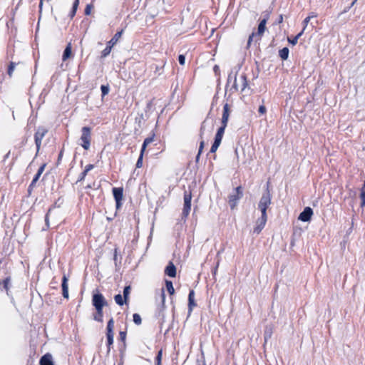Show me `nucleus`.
Masks as SVG:
<instances>
[{"label": "nucleus", "mask_w": 365, "mask_h": 365, "mask_svg": "<svg viewBox=\"0 0 365 365\" xmlns=\"http://www.w3.org/2000/svg\"><path fill=\"white\" fill-rule=\"evenodd\" d=\"M241 82V90L244 91L246 86H247V77L245 75H242L240 77Z\"/></svg>", "instance_id": "nucleus-29"}, {"label": "nucleus", "mask_w": 365, "mask_h": 365, "mask_svg": "<svg viewBox=\"0 0 365 365\" xmlns=\"http://www.w3.org/2000/svg\"><path fill=\"white\" fill-rule=\"evenodd\" d=\"M62 294L66 299L68 298V278L66 274H63L62 278Z\"/></svg>", "instance_id": "nucleus-14"}, {"label": "nucleus", "mask_w": 365, "mask_h": 365, "mask_svg": "<svg viewBox=\"0 0 365 365\" xmlns=\"http://www.w3.org/2000/svg\"><path fill=\"white\" fill-rule=\"evenodd\" d=\"M233 81V84L232 86L231 90H234V91H237L239 89L238 84L237 83V73L232 76V72H231L227 78V86L229 85L231 81Z\"/></svg>", "instance_id": "nucleus-15"}, {"label": "nucleus", "mask_w": 365, "mask_h": 365, "mask_svg": "<svg viewBox=\"0 0 365 365\" xmlns=\"http://www.w3.org/2000/svg\"><path fill=\"white\" fill-rule=\"evenodd\" d=\"M230 116V106L228 103H225L223 106V112L222 116V125L227 126Z\"/></svg>", "instance_id": "nucleus-11"}, {"label": "nucleus", "mask_w": 365, "mask_h": 365, "mask_svg": "<svg viewBox=\"0 0 365 365\" xmlns=\"http://www.w3.org/2000/svg\"><path fill=\"white\" fill-rule=\"evenodd\" d=\"M91 187H92V186H91V185H88L86 186V188H91Z\"/></svg>", "instance_id": "nucleus-64"}, {"label": "nucleus", "mask_w": 365, "mask_h": 365, "mask_svg": "<svg viewBox=\"0 0 365 365\" xmlns=\"http://www.w3.org/2000/svg\"><path fill=\"white\" fill-rule=\"evenodd\" d=\"M87 173H87L86 171L83 170V171L81 173V175H80V176H79L78 180V181H77V182H80V181L83 180L85 179V178H86V176Z\"/></svg>", "instance_id": "nucleus-38"}, {"label": "nucleus", "mask_w": 365, "mask_h": 365, "mask_svg": "<svg viewBox=\"0 0 365 365\" xmlns=\"http://www.w3.org/2000/svg\"><path fill=\"white\" fill-rule=\"evenodd\" d=\"M184 205L182 212V219H185L190 214L191 210V200H192V193L191 191L185 190L184 192Z\"/></svg>", "instance_id": "nucleus-5"}, {"label": "nucleus", "mask_w": 365, "mask_h": 365, "mask_svg": "<svg viewBox=\"0 0 365 365\" xmlns=\"http://www.w3.org/2000/svg\"><path fill=\"white\" fill-rule=\"evenodd\" d=\"M282 21H283V16H282V15H279L277 23L280 24L282 22Z\"/></svg>", "instance_id": "nucleus-55"}, {"label": "nucleus", "mask_w": 365, "mask_h": 365, "mask_svg": "<svg viewBox=\"0 0 365 365\" xmlns=\"http://www.w3.org/2000/svg\"><path fill=\"white\" fill-rule=\"evenodd\" d=\"M164 66H165V63H163L160 66H158V65H157V66H155V72H156V73H157V72H158V74H160V69H162V68L164 67Z\"/></svg>", "instance_id": "nucleus-48"}, {"label": "nucleus", "mask_w": 365, "mask_h": 365, "mask_svg": "<svg viewBox=\"0 0 365 365\" xmlns=\"http://www.w3.org/2000/svg\"><path fill=\"white\" fill-rule=\"evenodd\" d=\"M305 30L304 28H303L302 31L301 32H299L296 36H297V38L299 39V37L302 35L304 31Z\"/></svg>", "instance_id": "nucleus-59"}, {"label": "nucleus", "mask_w": 365, "mask_h": 365, "mask_svg": "<svg viewBox=\"0 0 365 365\" xmlns=\"http://www.w3.org/2000/svg\"><path fill=\"white\" fill-rule=\"evenodd\" d=\"M154 136H155V134H153L151 137H148V138H146L145 140H144V142L142 145V148H141V151L143 152H145L147 146L150 144L151 143L153 142L154 140Z\"/></svg>", "instance_id": "nucleus-23"}, {"label": "nucleus", "mask_w": 365, "mask_h": 365, "mask_svg": "<svg viewBox=\"0 0 365 365\" xmlns=\"http://www.w3.org/2000/svg\"><path fill=\"white\" fill-rule=\"evenodd\" d=\"M243 193L241 186L236 187L233 192L229 195V205L232 210L236 207L238 200L241 199Z\"/></svg>", "instance_id": "nucleus-6"}, {"label": "nucleus", "mask_w": 365, "mask_h": 365, "mask_svg": "<svg viewBox=\"0 0 365 365\" xmlns=\"http://www.w3.org/2000/svg\"><path fill=\"white\" fill-rule=\"evenodd\" d=\"M114 321H108L107 326V341H108V351L110 350V346L113 344L114 337Z\"/></svg>", "instance_id": "nucleus-8"}, {"label": "nucleus", "mask_w": 365, "mask_h": 365, "mask_svg": "<svg viewBox=\"0 0 365 365\" xmlns=\"http://www.w3.org/2000/svg\"><path fill=\"white\" fill-rule=\"evenodd\" d=\"M360 197L361 200V206H365V187H362Z\"/></svg>", "instance_id": "nucleus-34"}, {"label": "nucleus", "mask_w": 365, "mask_h": 365, "mask_svg": "<svg viewBox=\"0 0 365 365\" xmlns=\"http://www.w3.org/2000/svg\"><path fill=\"white\" fill-rule=\"evenodd\" d=\"M178 61L180 65H184L185 63V57L184 55H180L178 56Z\"/></svg>", "instance_id": "nucleus-37"}, {"label": "nucleus", "mask_w": 365, "mask_h": 365, "mask_svg": "<svg viewBox=\"0 0 365 365\" xmlns=\"http://www.w3.org/2000/svg\"><path fill=\"white\" fill-rule=\"evenodd\" d=\"M42 5H43V0H41L40 4H39V9H40V10H41Z\"/></svg>", "instance_id": "nucleus-61"}, {"label": "nucleus", "mask_w": 365, "mask_h": 365, "mask_svg": "<svg viewBox=\"0 0 365 365\" xmlns=\"http://www.w3.org/2000/svg\"><path fill=\"white\" fill-rule=\"evenodd\" d=\"M40 365H54L53 356L51 354H44L40 359Z\"/></svg>", "instance_id": "nucleus-12"}, {"label": "nucleus", "mask_w": 365, "mask_h": 365, "mask_svg": "<svg viewBox=\"0 0 365 365\" xmlns=\"http://www.w3.org/2000/svg\"><path fill=\"white\" fill-rule=\"evenodd\" d=\"M36 183V182H34L33 183V180H32L31 184L29 185V186L28 187V192H29V195L31 193V191H32L33 188L35 187Z\"/></svg>", "instance_id": "nucleus-41"}, {"label": "nucleus", "mask_w": 365, "mask_h": 365, "mask_svg": "<svg viewBox=\"0 0 365 365\" xmlns=\"http://www.w3.org/2000/svg\"><path fill=\"white\" fill-rule=\"evenodd\" d=\"M11 285V277H7L4 280L0 282V286H2V288L6 291V292H9V287Z\"/></svg>", "instance_id": "nucleus-21"}, {"label": "nucleus", "mask_w": 365, "mask_h": 365, "mask_svg": "<svg viewBox=\"0 0 365 365\" xmlns=\"http://www.w3.org/2000/svg\"><path fill=\"white\" fill-rule=\"evenodd\" d=\"M126 337L125 331H120V338L122 341H125Z\"/></svg>", "instance_id": "nucleus-49"}, {"label": "nucleus", "mask_w": 365, "mask_h": 365, "mask_svg": "<svg viewBox=\"0 0 365 365\" xmlns=\"http://www.w3.org/2000/svg\"><path fill=\"white\" fill-rule=\"evenodd\" d=\"M113 195L115 201H121L123 196V190L122 187L113 188Z\"/></svg>", "instance_id": "nucleus-16"}, {"label": "nucleus", "mask_w": 365, "mask_h": 365, "mask_svg": "<svg viewBox=\"0 0 365 365\" xmlns=\"http://www.w3.org/2000/svg\"><path fill=\"white\" fill-rule=\"evenodd\" d=\"M115 203H116V209H119L122 205L121 201H115Z\"/></svg>", "instance_id": "nucleus-54"}, {"label": "nucleus", "mask_w": 365, "mask_h": 365, "mask_svg": "<svg viewBox=\"0 0 365 365\" xmlns=\"http://www.w3.org/2000/svg\"><path fill=\"white\" fill-rule=\"evenodd\" d=\"M47 132H48L47 129H46L43 127H40L38 128L37 131L35 133L34 140H35V143L36 145L37 153L39 151L41 144V140L43 138V137L45 136V135L47 133Z\"/></svg>", "instance_id": "nucleus-7"}, {"label": "nucleus", "mask_w": 365, "mask_h": 365, "mask_svg": "<svg viewBox=\"0 0 365 365\" xmlns=\"http://www.w3.org/2000/svg\"><path fill=\"white\" fill-rule=\"evenodd\" d=\"M205 121L202 123L200 130V137L202 139V135L204 134V130H205Z\"/></svg>", "instance_id": "nucleus-44"}, {"label": "nucleus", "mask_w": 365, "mask_h": 365, "mask_svg": "<svg viewBox=\"0 0 365 365\" xmlns=\"http://www.w3.org/2000/svg\"><path fill=\"white\" fill-rule=\"evenodd\" d=\"M143 154H144V152L140 150V153L139 158H138V159L137 160V163H136V168H141L143 166Z\"/></svg>", "instance_id": "nucleus-33"}, {"label": "nucleus", "mask_w": 365, "mask_h": 365, "mask_svg": "<svg viewBox=\"0 0 365 365\" xmlns=\"http://www.w3.org/2000/svg\"><path fill=\"white\" fill-rule=\"evenodd\" d=\"M40 177H41V175H39V174H38V173H36V174L35 175V176L34 177V178H33V180H33V183H34V182H37V181L38 180V179H39V178H40Z\"/></svg>", "instance_id": "nucleus-51"}, {"label": "nucleus", "mask_w": 365, "mask_h": 365, "mask_svg": "<svg viewBox=\"0 0 365 365\" xmlns=\"http://www.w3.org/2000/svg\"><path fill=\"white\" fill-rule=\"evenodd\" d=\"M269 18V15L267 14L266 16L259 22L257 28V33H252L248 38L247 41V47L250 46L252 41L255 38V41H257L261 39L262 34H264L266 29L267 21Z\"/></svg>", "instance_id": "nucleus-2"}, {"label": "nucleus", "mask_w": 365, "mask_h": 365, "mask_svg": "<svg viewBox=\"0 0 365 365\" xmlns=\"http://www.w3.org/2000/svg\"><path fill=\"white\" fill-rule=\"evenodd\" d=\"M45 167H46V165H45V164L42 165L38 168V171H37V173L41 175L42 173L43 172V170H44V169H45Z\"/></svg>", "instance_id": "nucleus-46"}, {"label": "nucleus", "mask_w": 365, "mask_h": 365, "mask_svg": "<svg viewBox=\"0 0 365 365\" xmlns=\"http://www.w3.org/2000/svg\"><path fill=\"white\" fill-rule=\"evenodd\" d=\"M133 319H141L140 315L137 313H135L133 315Z\"/></svg>", "instance_id": "nucleus-53"}, {"label": "nucleus", "mask_w": 365, "mask_h": 365, "mask_svg": "<svg viewBox=\"0 0 365 365\" xmlns=\"http://www.w3.org/2000/svg\"><path fill=\"white\" fill-rule=\"evenodd\" d=\"M227 126L225 125H221L217 131V133L215 135V140H217V141H219V142H221L222 141V137H223V135H224V133H225V130Z\"/></svg>", "instance_id": "nucleus-19"}, {"label": "nucleus", "mask_w": 365, "mask_h": 365, "mask_svg": "<svg viewBox=\"0 0 365 365\" xmlns=\"http://www.w3.org/2000/svg\"><path fill=\"white\" fill-rule=\"evenodd\" d=\"M314 17H316V16L314 14H312V15L308 16L307 18H305V19L303 21L304 29L307 27V26L308 23L309 22V21L311 20V19H312Z\"/></svg>", "instance_id": "nucleus-35"}, {"label": "nucleus", "mask_w": 365, "mask_h": 365, "mask_svg": "<svg viewBox=\"0 0 365 365\" xmlns=\"http://www.w3.org/2000/svg\"><path fill=\"white\" fill-rule=\"evenodd\" d=\"M204 146H205V142L203 140H202L200 143V146H199V150H198V153H202V150L204 148Z\"/></svg>", "instance_id": "nucleus-43"}, {"label": "nucleus", "mask_w": 365, "mask_h": 365, "mask_svg": "<svg viewBox=\"0 0 365 365\" xmlns=\"http://www.w3.org/2000/svg\"><path fill=\"white\" fill-rule=\"evenodd\" d=\"M267 220V216L262 215L260 218L257 220V225L254 228V232L259 234L264 228Z\"/></svg>", "instance_id": "nucleus-10"}, {"label": "nucleus", "mask_w": 365, "mask_h": 365, "mask_svg": "<svg viewBox=\"0 0 365 365\" xmlns=\"http://www.w3.org/2000/svg\"><path fill=\"white\" fill-rule=\"evenodd\" d=\"M114 299L115 303L120 306L127 303V301L125 300V298L120 294H116L114 297Z\"/></svg>", "instance_id": "nucleus-24"}, {"label": "nucleus", "mask_w": 365, "mask_h": 365, "mask_svg": "<svg viewBox=\"0 0 365 365\" xmlns=\"http://www.w3.org/2000/svg\"><path fill=\"white\" fill-rule=\"evenodd\" d=\"M71 44L69 43L63 51L62 60L63 61H66L68 58L71 57Z\"/></svg>", "instance_id": "nucleus-20"}, {"label": "nucleus", "mask_w": 365, "mask_h": 365, "mask_svg": "<svg viewBox=\"0 0 365 365\" xmlns=\"http://www.w3.org/2000/svg\"><path fill=\"white\" fill-rule=\"evenodd\" d=\"M10 155V151H9L4 157V161H5L7 158H9Z\"/></svg>", "instance_id": "nucleus-57"}, {"label": "nucleus", "mask_w": 365, "mask_h": 365, "mask_svg": "<svg viewBox=\"0 0 365 365\" xmlns=\"http://www.w3.org/2000/svg\"><path fill=\"white\" fill-rule=\"evenodd\" d=\"M63 150H61L58 154V160H57L58 164L60 163V161L61 160L62 157H63Z\"/></svg>", "instance_id": "nucleus-50"}, {"label": "nucleus", "mask_w": 365, "mask_h": 365, "mask_svg": "<svg viewBox=\"0 0 365 365\" xmlns=\"http://www.w3.org/2000/svg\"><path fill=\"white\" fill-rule=\"evenodd\" d=\"M288 41L289 42L292 44V45H295L298 42V38H297V36H294V38H293L292 39H289L288 38Z\"/></svg>", "instance_id": "nucleus-42"}, {"label": "nucleus", "mask_w": 365, "mask_h": 365, "mask_svg": "<svg viewBox=\"0 0 365 365\" xmlns=\"http://www.w3.org/2000/svg\"><path fill=\"white\" fill-rule=\"evenodd\" d=\"M200 155H201V153H198L197 156H196V158H195V162L197 163L199 162Z\"/></svg>", "instance_id": "nucleus-58"}, {"label": "nucleus", "mask_w": 365, "mask_h": 365, "mask_svg": "<svg viewBox=\"0 0 365 365\" xmlns=\"http://www.w3.org/2000/svg\"><path fill=\"white\" fill-rule=\"evenodd\" d=\"M45 221H46V223L48 225V214L46 215Z\"/></svg>", "instance_id": "nucleus-60"}, {"label": "nucleus", "mask_w": 365, "mask_h": 365, "mask_svg": "<svg viewBox=\"0 0 365 365\" xmlns=\"http://www.w3.org/2000/svg\"><path fill=\"white\" fill-rule=\"evenodd\" d=\"M134 322L138 325L140 324V322H141V321H138V320H136V321H134Z\"/></svg>", "instance_id": "nucleus-62"}, {"label": "nucleus", "mask_w": 365, "mask_h": 365, "mask_svg": "<svg viewBox=\"0 0 365 365\" xmlns=\"http://www.w3.org/2000/svg\"><path fill=\"white\" fill-rule=\"evenodd\" d=\"M92 304L96 309L94 319H101L103 317V307L107 305V302L103 295L100 293L98 289H96L93 294Z\"/></svg>", "instance_id": "nucleus-1"}, {"label": "nucleus", "mask_w": 365, "mask_h": 365, "mask_svg": "<svg viewBox=\"0 0 365 365\" xmlns=\"http://www.w3.org/2000/svg\"><path fill=\"white\" fill-rule=\"evenodd\" d=\"M213 70H214L215 73H217V72H218V71H219V66H217V65H215V66H214V68H213Z\"/></svg>", "instance_id": "nucleus-56"}, {"label": "nucleus", "mask_w": 365, "mask_h": 365, "mask_svg": "<svg viewBox=\"0 0 365 365\" xmlns=\"http://www.w3.org/2000/svg\"><path fill=\"white\" fill-rule=\"evenodd\" d=\"M313 215V210L309 207H306L304 210L299 214L298 220L302 222H309Z\"/></svg>", "instance_id": "nucleus-9"}, {"label": "nucleus", "mask_w": 365, "mask_h": 365, "mask_svg": "<svg viewBox=\"0 0 365 365\" xmlns=\"http://www.w3.org/2000/svg\"><path fill=\"white\" fill-rule=\"evenodd\" d=\"M162 297H163V302H164V300H165V294H164L163 291V294H162Z\"/></svg>", "instance_id": "nucleus-63"}, {"label": "nucleus", "mask_w": 365, "mask_h": 365, "mask_svg": "<svg viewBox=\"0 0 365 365\" xmlns=\"http://www.w3.org/2000/svg\"><path fill=\"white\" fill-rule=\"evenodd\" d=\"M220 143H221V142H219V141H217L215 140L213 144L211 146L210 152L215 153L217 151V148H219Z\"/></svg>", "instance_id": "nucleus-32"}, {"label": "nucleus", "mask_w": 365, "mask_h": 365, "mask_svg": "<svg viewBox=\"0 0 365 365\" xmlns=\"http://www.w3.org/2000/svg\"><path fill=\"white\" fill-rule=\"evenodd\" d=\"M131 287L130 285L125 286L123 289V298L127 301L130 293Z\"/></svg>", "instance_id": "nucleus-30"}, {"label": "nucleus", "mask_w": 365, "mask_h": 365, "mask_svg": "<svg viewBox=\"0 0 365 365\" xmlns=\"http://www.w3.org/2000/svg\"><path fill=\"white\" fill-rule=\"evenodd\" d=\"M123 33V29H122L121 31H118L114 36L108 42V43L110 46H114L117 43L118 41H119V39L121 38L122 36V34Z\"/></svg>", "instance_id": "nucleus-18"}, {"label": "nucleus", "mask_w": 365, "mask_h": 365, "mask_svg": "<svg viewBox=\"0 0 365 365\" xmlns=\"http://www.w3.org/2000/svg\"><path fill=\"white\" fill-rule=\"evenodd\" d=\"M112 46H110L108 43H107L106 47L103 50L101 53V58H106L107 56H108L111 51Z\"/></svg>", "instance_id": "nucleus-27"}, {"label": "nucleus", "mask_w": 365, "mask_h": 365, "mask_svg": "<svg viewBox=\"0 0 365 365\" xmlns=\"http://www.w3.org/2000/svg\"><path fill=\"white\" fill-rule=\"evenodd\" d=\"M271 204V195L267 189L262 195L258 204L262 215L267 216V209Z\"/></svg>", "instance_id": "nucleus-3"}, {"label": "nucleus", "mask_w": 365, "mask_h": 365, "mask_svg": "<svg viewBox=\"0 0 365 365\" xmlns=\"http://www.w3.org/2000/svg\"><path fill=\"white\" fill-rule=\"evenodd\" d=\"M92 6L90 4H88L85 9V14L89 15L91 14Z\"/></svg>", "instance_id": "nucleus-40"}, {"label": "nucleus", "mask_w": 365, "mask_h": 365, "mask_svg": "<svg viewBox=\"0 0 365 365\" xmlns=\"http://www.w3.org/2000/svg\"><path fill=\"white\" fill-rule=\"evenodd\" d=\"M81 133V140L82 143L81 145L85 150H88L91 145V129L90 127H83Z\"/></svg>", "instance_id": "nucleus-4"}, {"label": "nucleus", "mask_w": 365, "mask_h": 365, "mask_svg": "<svg viewBox=\"0 0 365 365\" xmlns=\"http://www.w3.org/2000/svg\"><path fill=\"white\" fill-rule=\"evenodd\" d=\"M78 4H79V0H74V2L73 4V6H72V9H71V11L70 12V14H69L71 18H73L76 15V13Z\"/></svg>", "instance_id": "nucleus-26"}, {"label": "nucleus", "mask_w": 365, "mask_h": 365, "mask_svg": "<svg viewBox=\"0 0 365 365\" xmlns=\"http://www.w3.org/2000/svg\"><path fill=\"white\" fill-rule=\"evenodd\" d=\"M266 107L264 106H260L259 107V109H258V112L260 113V114H264L266 113Z\"/></svg>", "instance_id": "nucleus-39"}, {"label": "nucleus", "mask_w": 365, "mask_h": 365, "mask_svg": "<svg viewBox=\"0 0 365 365\" xmlns=\"http://www.w3.org/2000/svg\"><path fill=\"white\" fill-rule=\"evenodd\" d=\"M45 167H46V165H45V164L42 165L38 168V171H37V173L41 175L42 173L43 172V170H44V169H45Z\"/></svg>", "instance_id": "nucleus-47"}, {"label": "nucleus", "mask_w": 365, "mask_h": 365, "mask_svg": "<svg viewBox=\"0 0 365 365\" xmlns=\"http://www.w3.org/2000/svg\"><path fill=\"white\" fill-rule=\"evenodd\" d=\"M16 65V63L11 61V62H10V63L8 66L7 73L10 77H11L13 75V72L14 71Z\"/></svg>", "instance_id": "nucleus-28"}, {"label": "nucleus", "mask_w": 365, "mask_h": 365, "mask_svg": "<svg viewBox=\"0 0 365 365\" xmlns=\"http://www.w3.org/2000/svg\"><path fill=\"white\" fill-rule=\"evenodd\" d=\"M93 165L92 164H88L86 166L85 168V171H86L87 173H88L90 170H91L93 168Z\"/></svg>", "instance_id": "nucleus-45"}, {"label": "nucleus", "mask_w": 365, "mask_h": 365, "mask_svg": "<svg viewBox=\"0 0 365 365\" xmlns=\"http://www.w3.org/2000/svg\"><path fill=\"white\" fill-rule=\"evenodd\" d=\"M101 93H102V98H103V97L105 96H106L109 92V90H110L109 86L108 85H101Z\"/></svg>", "instance_id": "nucleus-31"}, {"label": "nucleus", "mask_w": 365, "mask_h": 365, "mask_svg": "<svg viewBox=\"0 0 365 365\" xmlns=\"http://www.w3.org/2000/svg\"><path fill=\"white\" fill-rule=\"evenodd\" d=\"M165 274L170 277L176 276V267L172 262H170L165 269Z\"/></svg>", "instance_id": "nucleus-13"}, {"label": "nucleus", "mask_w": 365, "mask_h": 365, "mask_svg": "<svg viewBox=\"0 0 365 365\" xmlns=\"http://www.w3.org/2000/svg\"><path fill=\"white\" fill-rule=\"evenodd\" d=\"M289 48L287 47H284L279 51V56L282 60H287L289 56Z\"/></svg>", "instance_id": "nucleus-22"}, {"label": "nucleus", "mask_w": 365, "mask_h": 365, "mask_svg": "<svg viewBox=\"0 0 365 365\" xmlns=\"http://www.w3.org/2000/svg\"><path fill=\"white\" fill-rule=\"evenodd\" d=\"M354 3H355V1H354L351 3V6H349V7H347V8H345V9H344V11L341 12V14L346 13V12L349 10V9H350L353 5H354Z\"/></svg>", "instance_id": "nucleus-52"}, {"label": "nucleus", "mask_w": 365, "mask_h": 365, "mask_svg": "<svg viewBox=\"0 0 365 365\" xmlns=\"http://www.w3.org/2000/svg\"><path fill=\"white\" fill-rule=\"evenodd\" d=\"M165 286L168 293L173 295L175 293V289L173 285V282L170 280H165Z\"/></svg>", "instance_id": "nucleus-25"}, {"label": "nucleus", "mask_w": 365, "mask_h": 365, "mask_svg": "<svg viewBox=\"0 0 365 365\" xmlns=\"http://www.w3.org/2000/svg\"><path fill=\"white\" fill-rule=\"evenodd\" d=\"M195 292L193 290H190L188 294V309L189 312H190L194 307L196 306V303L195 302Z\"/></svg>", "instance_id": "nucleus-17"}, {"label": "nucleus", "mask_w": 365, "mask_h": 365, "mask_svg": "<svg viewBox=\"0 0 365 365\" xmlns=\"http://www.w3.org/2000/svg\"><path fill=\"white\" fill-rule=\"evenodd\" d=\"M162 356H163V351H162V350H160L158 351V355L155 359L156 364H161Z\"/></svg>", "instance_id": "nucleus-36"}]
</instances>
